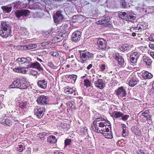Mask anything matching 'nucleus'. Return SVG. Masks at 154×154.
<instances>
[{
    "label": "nucleus",
    "mask_w": 154,
    "mask_h": 154,
    "mask_svg": "<svg viewBox=\"0 0 154 154\" xmlns=\"http://www.w3.org/2000/svg\"><path fill=\"white\" fill-rule=\"evenodd\" d=\"M102 118H97L93 122V125L92 126V130L94 131L100 133L101 131L105 130L107 127L110 128L111 124L109 121L104 119L102 120Z\"/></svg>",
    "instance_id": "nucleus-1"
},
{
    "label": "nucleus",
    "mask_w": 154,
    "mask_h": 154,
    "mask_svg": "<svg viewBox=\"0 0 154 154\" xmlns=\"http://www.w3.org/2000/svg\"><path fill=\"white\" fill-rule=\"evenodd\" d=\"M26 78L22 77L14 81L13 83L9 86L10 88H19L20 89H24L27 88V86L25 83Z\"/></svg>",
    "instance_id": "nucleus-2"
},
{
    "label": "nucleus",
    "mask_w": 154,
    "mask_h": 154,
    "mask_svg": "<svg viewBox=\"0 0 154 154\" xmlns=\"http://www.w3.org/2000/svg\"><path fill=\"white\" fill-rule=\"evenodd\" d=\"M80 57L82 60V62L84 63L86 60L92 59L94 57V54L85 51H79Z\"/></svg>",
    "instance_id": "nucleus-3"
},
{
    "label": "nucleus",
    "mask_w": 154,
    "mask_h": 154,
    "mask_svg": "<svg viewBox=\"0 0 154 154\" xmlns=\"http://www.w3.org/2000/svg\"><path fill=\"white\" fill-rule=\"evenodd\" d=\"M96 47L98 50H104L106 48L107 46L106 42L103 38H97L96 39Z\"/></svg>",
    "instance_id": "nucleus-4"
},
{
    "label": "nucleus",
    "mask_w": 154,
    "mask_h": 154,
    "mask_svg": "<svg viewBox=\"0 0 154 154\" xmlns=\"http://www.w3.org/2000/svg\"><path fill=\"white\" fill-rule=\"evenodd\" d=\"M113 57L117 61L119 66L122 67L124 66V60L122 56L120 55L119 54H115L113 55Z\"/></svg>",
    "instance_id": "nucleus-5"
},
{
    "label": "nucleus",
    "mask_w": 154,
    "mask_h": 154,
    "mask_svg": "<svg viewBox=\"0 0 154 154\" xmlns=\"http://www.w3.org/2000/svg\"><path fill=\"white\" fill-rule=\"evenodd\" d=\"M45 108L43 107H36L34 110V113L38 118L42 117L44 114Z\"/></svg>",
    "instance_id": "nucleus-6"
},
{
    "label": "nucleus",
    "mask_w": 154,
    "mask_h": 154,
    "mask_svg": "<svg viewBox=\"0 0 154 154\" xmlns=\"http://www.w3.org/2000/svg\"><path fill=\"white\" fill-rule=\"evenodd\" d=\"M29 14L30 11L28 10H18L15 12V15L18 18L21 16H28Z\"/></svg>",
    "instance_id": "nucleus-7"
},
{
    "label": "nucleus",
    "mask_w": 154,
    "mask_h": 154,
    "mask_svg": "<svg viewBox=\"0 0 154 154\" xmlns=\"http://www.w3.org/2000/svg\"><path fill=\"white\" fill-rule=\"evenodd\" d=\"M48 101V97L44 95H41L38 97L37 99L38 103L42 105L47 104Z\"/></svg>",
    "instance_id": "nucleus-8"
},
{
    "label": "nucleus",
    "mask_w": 154,
    "mask_h": 154,
    "mask_svg": "<svg viewBox=\"0 0 154 154\" xmlns=\"http://www.w3.org/2000/svg\"><path fill=\"white\" fill-rule=\"evenodd\" d=\"M34 11H33V17H34L41 18L43 15V13L42 12V9L41 7L39 5L33 8Z\"/></svg>",
    "instance_id": "nucleus-9"
},
{
    "label": "nucleus",
    "mask_w": 154,
    "mask_h": 154,
    "mask_svg": "<svg viewBox=\"0 0 154 154\" xmlns=\"http://www.w3.org/2000/svg\"><path fill=\"white\" fill-rule=\"evenodd\" d=\"M111 126L110 128L107 127L100 131V133L103 134L105 137L108 139H112L113 138L112 133L110 130H111Z\"/></svg>",
    "instance_id": "nucleus-10"
},
{
    "label": "nucleus",
    "mask_w": 154,
    "mask_h": 154,
    "mask_svg": "<svg viewBox=\"0 0 154 154\" xmlns=\"http://www.w3.org/2000/svg\"><path fill=\"white\" fill-rule=\"evenodd\" d=\"M36 68L39 70H43V68L41 65L37 62L34 63L30 62L29 64L26 65V68Z\"/></svg>",
    "instance_id": "nucleus-11"
},
{
    "label": "nucleus",
    "mask_w": 154,
    "mask_h": 154,
    "mask_svg": "<svg viewBox=\"0 0 154 154\" xmlns=\"http://www.w3.org/2000/svg\"><path fill=\"white\" fill-rule=\"evenodd\" d=\"M81 35V33L80 31L78 30L75 31L72 34V40L75 42L79 41L80 39Z\"/></svg>",
    "instance_id": "nucleus-12"
},
{
    "label": "nucleus",
    "mask_w": 154,
    "mask_h": 154,
    "mask_svg": "<svg viewBox=\"0 0 154 154\" xmlns=\"http://www.w3.org/2000/svg\"><path fill=\"white\" fill-rule=\"evenodd\" d=\"M32 60V59L29 57H27V58L22 57L18 58L16 60V62L18 63L20 65L27 63L28 64Z\"/></svg>",
    "instance_id": "nucleus-13"
},
{
    "label": "nucleus",
    "mask_w": 154,
    "mask_h": 154,
    "mask_svg": "<svg viewBox=\"0 0 154 154\" xmlns=\"http://www.w3.org/2000/svg\"><path fill=\"white\" fill-rule=\"evenodd\" d=\"M54 20L55 23H57L63 19V15L60 11H57L53 16Z\"/></svg>",
    "instance_id": "nucleus-14"
},
{
    "label": "nucleus",
    "mask_w": 154,
    "mask_h": 154,
    "mask_svg": "<svg viewBox=\"0 0 154 154\" xmlns=\"http://www.w3.org/2000/svg\"><path fill=\"white\" fill-rule=\"evenodd\" d=\"M116 94L119 97H123L126 96V93L123 87L121 86L115 91Z\"/></svg>",
    "instance_id": "nucleus-15"
},
{
    "label": "nucleus",
    "mask_w": 154,
    "mask_h": 154,
    "mask_svg": "<svg viewBox=\"0 0 154 154\" xmlns=\"http://www.w3.org/2000/svg\"><path fill=\"white\" fill-rule=\"evenodd\" d=\"M139 56V54L136 51L131 53L130 56L131 62L134 64L137 62V60Z\"/></svg>",
    "instance_id": "nucleus-16"
},
{
    "label": "nucleus",
    "mask_w": 154,
    "mask_h": 154,
    "mask_svg": "<svg viewBox=\"0 0 154 154\" xmlns=\"http://www.w3.org/2000/svg\"><path fill=\"white\" fill-rule=\"evenodd\" d=\"M94 84L96 87L100 89H103L105 85L103 79H99L94 82Z\"/></svg>",
    "instance_id": "nucleus-17"
},
{
    "label": "nucleus",
    "mask_w": 154,
    "mask_h": 154,
    "mask_svg": "<svg viewBox=\"0 0 154 154\" xmlns=\"http://www.w3.org/2000/svg\"><path fill=\"white\" fill-rule=\"evenodd\" d=\"M65 92L68 94H70L72 96H75L76 95L75 90L73 88H72L69 86H66L64 89Z\"/></svg>",
    "instance_id": "nucleus-18"
},
{
    "label": "nucleus",
    "mask_w": 154,
    "mask_h": 154,
    "mask_svg": "<svg viewBox=\"0 0 154 154\" xmlns=\"http://www.w3.org/2000/svg\"><path fill=\"white\" fill-rule=\"evenodd\" d=\"M139 80L135 76L130 77L128 84L131 87H133L137 84Z\"/></svg>",
    "instance_id": "nucleus-19"
},
{
    "label": "nucleus",
    "mask_w": 154,
    "mask_h": 154,
    "mask_svg": "<svg viewBox=\"0 0 154 154\" xmlns=\"http://www.w3.org/2000/svg\"><path fill=\"white\" fill-rule=\"evenodd\" d=\"M0 30L2 31H5L6 30H11L10 26L7 24L5 22H2L1 23Z\"/></svg>",
    "instance_id": "nucleus-20"
},
{
    "label": "nucleus",
    "mask_w": 154,
    "mask_h": 154,
    "mask_svg": "<svg viewBox=\"0 0 154 154\" xmlns=\"http://www.w3.org/2000/svg\"><path fill=\"white\" fill-rule=\"evenodd\" d=\"M102 21L104 23V26H111L110 23V18L109 16L105 15L102 17Z\"/></svg>",
    "instance_id": "nucleus-21"
},
{
    "label": "nucleus",
    "mask_w": 154,
    "mask_h": 154,
    "mask_svg": "<svg viewBox=\"0 0 154 154\" xmlns=\"http://www.w3.org/2000/svg\"><path fill=\"white\" fill-rule=\"evenodd\" d=\"M47 82L45 79L40 80L38 82V85L39 87L42 89H45L47 88Z\"/></svg>",
    "instance_id": "nucleus-22"
},
{
    "label": "nucleus",
    "mask_w": 154,
    "mask_h": 154,
    "mask_svg": "<svg viewBox=\"0 0 154 154\" xmlns=\"http://www.w3.org/2000/svg\"><path fill=\"white\" fill-rule=\"evenodd\" d=\"M11 30L2 31L0 30V35L3 38H7L10 35Z\"/></svg>",
    "instance_id": "nucleus-23"
},
{
    "label": "nucleus",
    "mask_w": 154,
    "mask_h": 154,
    "mask_svg": "<svg viewBox=\"0 0 154 154\" xmlns=\"http://www.w3.org/2000/svg\"><path fill=\"white\" fill-rule=\"evenodd\" d=\"M57 139L54 135H51L48 137L47 142L53 144L56 143Z\"/></svg>",
    "instance_id": "nucleus-24"
},
{
    "label": "nucleus",
    "mask_w": 154,
    "mask_h": 154,
    "mask_svg": "<svg viewBox=\"0 0 154 154\" xmlns=\"http://www.w3.org/2000/svg\"><path fill=\"white\" fill-rule=\"evenodd\" d=\"M122 126L123 130L122 135L124 137H125L128 134V128L126 126V125L124 124H122Z\"/></svg>",
    "instance_id": "nucleus-25"
},
{
    "label": "nucleus",
    "mask_w": 154,
    "mask_h": 154,
    "mask_svg": "<svg viewBox=\"0 0 154 154\" xmlns=\"http://www.w3.org/2000/svg\"><path fill=\"white\" fill-rule=\"evenodd\" d=\"M13 71L15 72H20L22 73H25L26 72V70L25 69V68L16 67L13 69Z\"/></svg>",
    "instance_id": "nucleus-26"
},
{
    "label": "nucleus",
    "mask_w": 154,
    "mask_h": 154,
    "mask_svg": "<svg viewBox=\"0 0 154 154\" xmlns=\"http://www.w3.org/2000/svg\"><path fill=\"white\" fill-rule=\"evenodd\" d=\"M143 77L145 79H150L152 77V75L147 71H144L142 74Z\"/></svg>",
    "instance_id": "nucleus-27"
},
{
    "label": "nucleus",
    "mask_w": 154,
    "mask_h": 154,
    "mask_svg": "<svg viewBox=\"0 0 154 154\" xmlns=\"http://www.w3.org/2000/svg\"><path fill=\"white\" fill-rule=\"evenodd\" d=\"M66 78L71 80L72 83H74L75 82L77 76L76 75L72 74L71 75H66Z\"/></svg>",
    "instance_id": "nucleus-28"
},
{
    "label": "nucleus",
    "mask_w": 154,
    "mask_h": 154,
    "mask_svg": "<svg viewBox=\"0 0 154 154\" xmlns=\"http://www.w3.org/2000/svg\"><path fill=\"white\" fill-rule=\"evenodd\" d=\"M123 115V113L120 111H114L112 113L113 117L116 118L121 117Z\"/></svg>",
    "instance_id": "nucleus-29"
},
{
    "label": "nucleus",
    "mask_w": 154,
    "mask_h": 154,
    "mask_svg": "<svg viewBox=\"0 0 154 154\" xmlns=\"http://www.w3.org/2000/svg\"><path fill=\"white\" fill-rule=\"evenodd\" d=\"M128 14L125 12H120L119 14V17L126 20L128 19Z\"/></svg>",
    "instance_id": "nucleus-30"
},
{
    "label": "nucleus",
    "mask_w": 154,
    "mask_h": 154,
    "mask_svg": "<svg viewBox=\"0 0 154 154\" xmlns=\"http://www.w3.org/2000/svg\"><path fill=\"white\" fill-rule=\"evenodd\" d=\"M149 112L148 110H146L142 113V116L144 117V118H145L146 120H149L151 118V116L149 114Z\"/></svg>",
    "instance_id": "nucleus-31"
},
{
    "label": "nucleus",
    "mask_w": 154,
    "mask_h": 154,
    "mask_svg": "<svg viewBox=\"0 0 154 154\" xmlns=\"http://www.w3.org/2000/svg\"><path fill=\"white\" fill-rule=\"evenodd\" d=\"M2 121V123L4 125L10 126L11 125L10 120L8 118H6L3 119Z\"/></svg>",
    "instance_id": "nucleus-32"
},
{
    "label": "nucleus",
    "mask_w": 154,
    "mask_h": 154,
    "mask_svg": "<svg viewBox=\"0 0 154 154\" xmlns=\"http://www.w3.org/2000/svg\"><path fill=\"white\" fill-rule=\"evenodd\" d=\"M143 61L148 66H150L151 64L152 61L149 57H145L143 59Z\"/></svg>",
    "instance_id": "nucleus-33"
},
{
    "label": "nucleus",
    "mask_w": 154,
    "mask_h": 154,
    "mask_svg": "<svg viewBox=\"0 0 154 154\" xmlns=\"http://www.w3.org/2000/svg\"><path fill=\"white\" fill-rule=\"evenodd\" d=\"M1 8L4 13H9L10 12L12 9V8L8 7L6 6H2Z\"/></svg>",
    "instance_id": "nucleus-34"
},
{
    "label": "nucleus",
    "mask_w": 154,
    "mask_h": 154,
    "mask_svg": "<svg viewBox=\"0 0 154 154\" xmlns=\"http://www.w3.org/2000/svg\"><path fill=\"white\" fill-rule=\"evenodd\" d=\"M26 104L27 103L26 101H21L19 103L18 105V106L22 109H24V108H26Z\"/></svg>",
    "instance_id": "nucleus-35"
},
{
    "label": "nucleus",
    "mask_w": 154,
    "mask_h": 154,
    "mask_svg": "<svg viewBox=\"0 0 154 154\" xmlns=\"http://www.w3.org/2000/svg\"><path fill=\"white\" fill-rule=\"evenodd\" d=\"M37 47L36 44L30 43L26 45V48L28 50H30L35 48Z\"/></svg>",
    "instance_id": "nucleus-36"
},
{
    "label": "nucleus",
    "mask_w": 154,
    "mask_h": 154,
    "mask_svg": "<svg viewBox=\"0 0 154 154\" xmlns=\"http://www.w3.org/2000/svg\"><path fill=\"white\" fill-rule=\"evenodd\" d=\"M51 44V42H44L41 43V45L44 47H49Z\"/></svg>",
    "instance_id": "nucleus-37"
},
{
    "label": "nucleus",
    "mask_w": 154,
    "mask_h": 154,
    "mask_svg": "<svg viewBox=\"0 0 154 154\" xmlns=\"http://www.w3.org/2000/svg\"><path fill=\"white\" fill-rule=\"evenodd\" d=\"M84 85L86 87H88L91 86V83L90 81L88 79H85L84 81Z\"/></svg>",
    "instance_id": "nucleus-38"
},
{
    "label": "nucleus",
    "mask_w": 154,
    "mask_h": 154,
    "mask_svg": "<svg viewBox=\"0 0 154 154\" xmlns=\"http://www.w3.org/2000/svg\"><path fill=\"white\" fill-rule=\"evenodd\" d=\"M38 135L41 138H44L45 136L48 135V133H46L45 132H43L42 133H40L38 134Z\"/></svg>",
    "instance_id": "nucleus-39"
},
{
    "label": "nucleus",
    "mask_w": 154,
    "mask_h": 154,
    "mask_svg": "<svg viewBox=\"0 0 154 154\" xmlns=\"http://www.w3.org/2000/svg\"><path fill=\"white\" fill-rule=\"evenodd\" d=\"M120 4L123 8H125L127 7V3L125 0H121L120 1Z\"/></svg>",
    "instance_id": "nucleus-40"
},
{
    "label": "nucleus",
    "mask_w": 154,
    "mask_h": 154,
    "mask_svg": "<svg viewBox=\"0 0 154 154\" xmlns=\"http://www.w3.org/2000/svg\"><path fill=\"white\" fill-rule=\"evenodd\" d=\"M74 104L75 103L73 102H69L67 103V106L72 109H74L75 108Z\"/></svg>",
    "instance_id": "nucleus-41"
},
{
    "label": "nucleus",
    "mask_w": 154,
    "mask_h": 154,
    "mask_svg": "<svg viewBox=\"0 0 154 154\" xmlns=\"http://www.w3.org/2000/svg\"><path fill=\"white\" fill-rule=\"evenodd\" d=\"M72 143L71 140L70 139H66L64 141L65 146L70 145Z\"/></svg>",
    "instance_id": "nucleus-42"
},
{
    "label": "nucleus",
    "mask_w": 154,
    "mask_h": 154,
    "mask_svg": "<svg viewBox=\"0 0 154 154\" xmlns=\"http://www.w3.org/2000/svg\"><path fill=\"white\" fill-rule=\"evenodd\" d=\"M18 146V147L17 148V150L20 152H22L25 149V146L23 147L22 145H19Z\"/></svg>",
    "instance_id": "nucleus-43"
},
{
    "label": "nucleus",
    "mask_w": 154,
    "mask_h": 154,
    "mask_svg": "<svg viewBox=\"0 0 154 154\" xmlns=\"http://www.w3.org/2000/svg\"><path fill=\"white\" fill-rule=\"evenodd\" d=\"M128 20H126L127 21H132L134 20L136 18V17L134 16H131L128 14Z\"/></svg>",
    "instance_id": "nucleus-44"
},
{
    "label": "nucleus",
    "mask_w": 154,
    "mask_h": 154,
    "mask_svg": "<svg viewBox=\"0 0 154 154\" xmlns=\"http://www.w3.org/2000/svg\"><path fill=\"white\" fill-rule=\"evenodd\" d=\"M51 32H46L43 34V35L45 38H48L51 35Z\"/></svg>",
    "instance_id": "nucleus-45"
},
{
    "label": "nucleus",
    "mask_w": 154,
    "mask_h": 154,
    "mask_svg": "<svg viewBox=\"0 0 154 154\" xmlns=\"http://www.w3.org/2000/svg\"><path fill=\"white\" fill-rule=\"evenodd\" d=\"M121 117L122 120L125 121L128 119V118L129 117V116L128 115H123Z\"/></svg>",
    "instance_id": "nucleus-46"
},
{
    "label": "nucleus",
    "mask_w": 154,
    "mask_h": 154,
    "mask_svg": "<svg viewBox=\"0 0 154 154\" xmlns=\"http://www.w3.org/2000/svg\"><path fill=\"white\" fill-rule=\"evenodd\" d=\"M48 65L53 69H56V66L54 65L52 62H48Z\"/></svg>",
    "instance_id": "nucleus-47"
},
{
    "label": "nucleus",
    "mask_w": 154,
    "mask_h": 154,
    "mask_svg": "<svg viewBox=\"0 0 154 154\" xmlns=\"http://www.w3.org/2000/svg\"><path fill=\"white\" fill-rule=\"evenodd\" d=\"M96 23L98 25H104V23H103V21H102V19H101L100 20H99L97 22H96Z\"/></svg>",
    "instance_id": "nucleus-48"
},
{
    "label": "nucleus",
    "mask_w": 154,
    "mask_h": 154,
    "mask_svg": "<svg viewBox=\"0 0 154 154\" xmlns=\"http://www.w3.org/2000/svg\"><path fill=\"white\" fill-rule=\"evenodd\" d=\"M140 131L138 130L137 128H134L133 130V131L134 133L136 135H138V134L140 133Z\"/></svg>",
    "instance_id": "nucleus-49"
},
{
    "label": "nucleus",
    "mask_w": 154,
    "mask_h": 154,
    "mask_svg": "<svg viewBox=\"0 0 154 154\" xmlns=\"http://www.w3.org/2000/svg\"><path fill=\"white\" fill-rule=\"evenodd\" d=\"M100 67L101 71L102 72L106 68V66L104 64L101 65Z\"/></svg>",
    "instance_id": "nucleus-50"
},
{
    "label": "nucleus",
    "mask_w": 154,
    "mask_h": 154,
    "mask_svg": "<svg viewBox=\"0 0 154 154\" xmlns=\"http://www.w3.org/2000/svg\"><path fill=\"white\" fill-rule=\"evenodd\" d=\"M148 54L154 59V52L152 51H149Z\"/></svg>",
    "instance_id": "nucleus-51"
},
{
    "label": "nucleus",
    "mask_w": 154,
    "mask_h": 154,
    "mask_svg": "<svg viewBox=\"0 0 154 154\" xmlns=\"http://www.w3.org/2000/svg\"><path fill=\"white\" fill-rule=\"evenodd\" d=\"M51 55L53 56L57 57L58 55V53L57 52H52Z\"/></svg>",
    "instance_id": "nucleus-52"
},
{
    "label": "nucleus",
    "mask_w": 154,
    "mask_h": 154,
    "mask_svg": "<svg viewBox=\"0 0 154 154\" xmlns=\"http://www.w3.org/2000/svg\"><path fill=\"white\" fill-rule=\"evenodd\" d=\"M137 153L138 154H145L143 151L141 150H138L137 152Z\"/></svg>",
    "instance_id": "nucleus-53"
},
{
    "label": "nucleus",
    "mask_w": 154,
    "mask_h": 154,
    "mask_svg": "<svg viewBox=\"0 0 154 154\" xmlns=\"http://www.w3.org/2000/svg\"><path fill=\"white\" fill-rule=\"evenodd\" d=\"M31 73L32 75H35L37 74V72L36 71L32 70L31 71Z\"/></svg>",
    "instance_id": "nucleus-54"
},
{
    "label": "nucleus",
    "mask_w": 154,
    "mask_h": 154,
    "mask_svg": "<svg viewBox=\"0 0 154 154\" xmlns=\"http://www.w3.org/2000/svg\"><path fill=\"white\" fill-rule=\"evenodd\" d=\"M138 28L137 27H135L134 28V27H132L130 28V31L131 32H133V31L135 29V31H136V30H137V29Z\"/></svg>",
    "instance_id": "nucleus-55"
},
{
    "label": "nucleus",
    "mask_w": 154,
    "mask_h": 154,
    "mask_svg": "<svg viewBox=\"0 0 154 154\" xmlns=\"http://www.w3.org/2000/svg\"><path fill=\"white\" fill-rule=\"evenodd\" d=\"M149 47L151 49L154 50V45L152 44L149 45Z\"/></svg>",
    "instance_id": "nucleus-56"
},
{
    "label": "nucleus",
    "mask_w": 154,
    "mask_h": 154,
    "mask_svg": "<svg viewBox=\"0 0 154 154\" xmlns=\"http://www.w3.org/2000/svg\"><path fill=\"white\" fill-rule=\"evenodd\" d=\"M85 130L86 131V129L84 128H82L81 129V132L82 133H84L85 131Z\"/></svg>",
    "instance_id": "nucleus-57"
},
{
    "label": "nucleus",
    "mask_w": 154,
    "mask_h": 154,
    "mask_svg": "<svg viewBox=\"0 0 154 154\" xmlns=\"http://www.w3.org/2000/svg\"><path fill=\"white\" fill-rule=\"evenodd\" d=\"M92 67V65L91 64H90L87 67V69H90Z\"/></svg>",
    "instance_id": "nucleus-58"
},
{
    "label": "nucleus",
    "mask_w": 154,
    "mask_h": 154,
    "mask_svg": "<svg viewBox=\"0 0 154 154\" xmlns=\"http://www.w3.org/2000/svg\"><path fill=\"white\" fill-rule=\"evenodd\" d=\"M149 39L150 41L154 42V39L152 37H149Z\"/></svg>",
    "instance_id": "nucleus-59"
},
{
    "label": "nucleus",
    "mask_w": 154,
    "mask_h": 154,
    "mask_svg": "<svg viewBox=\"0 0 154 154\" xmlns=\"http://www.w3.org/2000/svg\"><path fill=\"white\" fill-rule=\"evenodd\" d=\"M37 60L38 61H39L41 62H44L41 59H40L38 58H37Z\"/></svg>",
    "instance_id": "nucleus-60"
},
{
    "label": "nucleus",
    "mask_w": 154,
    "mask_h": 154,
    "mask_svg": "<svg viewBox=\"0 0 154 154\" xmlns=\"http://www.w3.org/2000/svg\"><path fill=\"white\" fill-rule=\"evenodd\" d=\"M136 35V34L135 32H133L132 33V35L134 37Z\"/></svg>",
    "instance_id": "nucleus-61"
},
{
    "label": "nucleus",
    "mask_w": 154,
    "mask_h": 154,
    "mask_svg": "<svg viewBox=\"0 0 154 154\" xmlns=\"http://www.w3.org/2000/svg\"><path fill=\"white\" fill-rule=\"evenodd\" d=\"M140 29L141 30H142L143 29H142V27H138V30H140Z\"/></svg>",
    "instance_id": "nucleus-62"
},
{
    "label": "nucleus",
    "mask_w": 154,
    "mask_h": 154,
    "mask_svg": "<svg viewBox=\"0 0 154 154\" xmlns=\"http://www.w3.org/2000/svg\"><path fill=\"white\" fill-rule=\"evenodd\" d=\"M66 66L67 68H69V67H70V65H69V64H67L66 65Z\"/></svg>",
    "instance_id": "nucleus-63"
},
{
    "label": "nucleus",
    "mask_w": 154,
    "mask_h": 154,
    "mask_svg": "<svg viewBox=\"0 0 154 154\" xmlns=\"http://www.w3.org/2000/svg\"><path fill=\"white\" fill-rule=\"evenodd\" d=\"M55 154H64V153H62V152H61V153H57V152L56 153H55Z\"/></svg>",
    "instance_id": "nucleus-64"
}]
</instances>
